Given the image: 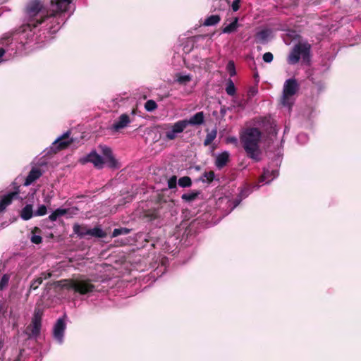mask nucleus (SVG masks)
<instances>
[{"mask_svg":"<svg viewBox=\"0 0 361 361\" xmlns=\"http://www.w3.org/2000/svg\"><path fill=\"white\" fill-rule=\"evenodd\" d=\"M274 56L271 52H266L263 55V61L266 63H271L273 61Z\"/></svg>","mask_w":361,"mask_h":361,"instance_id":"ea45409f","label":"nucleus"},{"mask_svg":"<svg viewBox=\"0 0 361 361\" xmlns=\"http://www.w3.org/2000/svg\"><path fill=\"white\" fill-rule=\"evenodd\" d=\"M71 133L70 131H67L64 133L62 135L59 137L54 142L53 145H57L56 147L58 149H63L70 145L73 140L69 138Z\"/></svg>","mask_w":361,"mask_h":361,"instance_id":"9b49d317","label":"nucleus"},{"mask_svg":"<svg viewBox=\"0 0 361 361\" xmlns=\"http://www.w3.org/2000/svg\"><path fill=\"white\" fill-rule=\"evenodd\" d=\"M237 27H238V18H236L234 19V20L232 23L226 25L222 29V32L229 34V33H231V32L235 31Z\"/></svg>","mask_w":361,"mask_h":361,"instance_id":"bb28decb","label":"nucleus"},{"mask_svg":"<svg viewBox=\"0 0 361 361\" xmlns=\"http://www.w3.org/2000/svg\"><path fill=\"white\" fill-rule=\"evenodd\" d=\"M41 320L42 316L40 312L39 311L36 312L32 321V334L33 336H37L39 334L41 329Z\"/></svg>","mask_w":361,"mask_h":361,"instance_id":"ddd939ff","label":"nucleus"},{"mask_svg":"<svg viewBox=\"0 0 361 361\" xmlns=\"http://www.w3.org/2000/svg\"><path fill=\"white\" fill-rule=\"evenodd\" d=\"M130 123L131 120L129 115L127 114H123L111 126L110 129L114 132H118L120 130L126 128Z\"/></svg>","mask_w":361,"mask_h":361,"instance_id":"1a4fd4ad","label":"nucleus"},{"mask_svg":"<svg viewBox=\"0 0 361 361\" xmlns=\"http://www.w3.org/2000/svg\"><path fill=\"white\" fill-rule=\"evenodd\" d=\"M250 192H251V190L248 187L245 186L243 188H241L240 193H239V199L235 200V204L234 205V207H235L238 204H240V202H241V200L243 198H245L246 197H247L249 195V194L250 193Z\"/></svg>","mask_w":361,"mask_h":361,"instance_id":"cd10ccee","label":"nucleus"},{"mask_svg":"<svg viewBox=\"0 0 361 361\" xmlns=\"http://www.w3.org/2000/svg\"><path fill=\"white\" fill-rule=\"evenodd\" d=\"M178 183L181 188H188L191 186L192 180L188 176H183L179 178Z\"/></svg>","mask_w":361,"mask_h":361,"instance_id":"c85d7f7f","label":"nucleus"},{"mask_svg":"<svg viewBox=\"0 0 361 361\" xmlns=\"http://www.w3.org/2000/svg\"><path fill=\"white\" fill-rule=\"evenodd\" d=\"M72 0H51V6H56L59 11H68Z\"/></svg>","mask_w":361,"mask_h":361,"instance_id":"aec40b11","label":"nucleus"},{"mask_svg":"<svg viewBox=\"0 0 361 361\" xmlns=\"http://www.w3.org/2000/svg\"><path fill=\"white\" fill-rule=\"evenodd\" d=\"M226 92L230 96H233L235 94V87L231 80H229L227 82Z\"/></svg>","mask_w":361,"mask_h":361,"instance_id":"473e14b6","label":"nucleus"},{"mask_svg":"<svg viewBox=\"0 0 361 361\" xmlns=\"http://www.w3.org/2000/svg\"><path fill=\"white\" fill-rule=\"evenodd\" d=\"M192 80V75L190 74H181L178 73L176 75V81L178 82L179 84L181 85H186L188 82H190Z\"/></svg>","mask_w":361,"mask_h":361,"instance_id":"393cba45","label":"nucleus"},{"mask_svg":"<svg viewBox=\"0 0 361 361\" xmlns=\"http://www.w3.org/2000/svg\"><path fill=\"white\" fill-rule=\"evenodd\" d=\"M229 159V153L226 151L219 154L215 159V166L217 169L224 168L228 163Z\"/></svg>","mask_w":361,"mask_h":361,"instance_id":"dca6fc26","label":"nucleus"},{"mask_svg":"<svg viewBox=\"0 0 361 361\" xmlns=\"http://www.w3.org/2000/svg\"><path fill=\"white\" fill-rule=\"evenodd\" d=\"M200 194V191H192L188 193H184L181 196V199L187 202H190L195 200Z\"/></svg>","mask_w":361,"mask_h":361,"instance_id":"5701e85b","label":"nucleus"},{"mask_svg":"<svg viewBox=\"0 0 361 361\" xmlns=\"http://www.w3.org/2000/svg\"><path fill=\"white\" fill-rule=\"evenodd\" d=\"M279 176L278 170H271L270 171L268 169H264L263 174L261 176L259 181L265 182L266 183H270L274 178H276Z\"/></svg>","mask_w":361,"mask_h":361,"instance_id":"2eb2a0df","label":"nucleus"},{"mask_svg":"<svg viewBox=\"0 0 361 361\" xmlns=\"http://www.w3.org/2000/svg\"><path fill=\"white\" fill-rule=\"evenodd\" d=\"M145 109L148 112H152L157 109V104L154 100L149 99L145 104Z\"/></svg>","mask_w":361,"mask_h":361,"instance_id":"c756f323","label":"nucleus"},{"mask_svg":"<svg viewBox=\"0 0 361 361\" xmlns=\"http://www.w3.org/2000/svg\"><path fill=\"white\" fill-rule=\"evenodd\" d=\"M311 46L308 43H299L294 46L292 51L288 56V61L290 64L297 63L302 58L305 62L310 60Z\"/></svg>","mask_w":361,"mask_h":361,"instance_id":"0eeeda50","label":"nucleus"},{"mask_svg":"<svg viewBox=\"0 0 361 361\" xmlns=\"http://www.w3.org/2000/svg\"><path fill=\"white\" fill-rule=\"evenodd\" d=\"M168 187L169 189H174L177 185V178L176 176H172L167 182Z\"/></svg>","mask_w":361,"mask_h":361,"instance_id":"e433bc0d","label":"nucleus"},{"mask_svg":"<svg viewBox=\"0 0 361 361\" xmlns=\"http://www.w3.org/2000/svg\"><path fill=\"white\" fill-rule=\"evenodd\" d=\"M51 7V13L48 14V11L44 15L42 25L44 27L53 34L56 32L59 28L62 21L64 20L63 13L66 11H59L56 6Z\"/></svg>","mask_w":361,"mask_h":361,"instance_id":"423d86ee","label":"nucleus"},{"mask_svg":"<svg viewBox=\"0 0 361 361\" xmlns=\"http://www.w3.org/2000/svg\"><path fill=\"white\" fill-rule=\"evenodd\" d=\"M260 137L261 132L255 128L247 130L241 137L246 153L252 159H257L259 155L258 142Z\"/></svg>","mask_w":361,"mask_h":361,"instance_id":"39448f33","label":"nucleus"},{"mask_svg":"<svg viewBox=\"0 0 361 361\" xmlns=\"http://www.w3.org/2000/svg\"><path fill=\"white\" fill-rule=\"evenodd\" d=\"M66 329L65 321L63 318H59L55 324L53 329V335L59 343L63 342L64 331Z\"/></svg>","mask_w":361,"mask_h":361,"instance_id":"9d476101","label":"nucleus"},{"mask_svg":"<svg viewBox=\"0 0 361 361\" xmlns=\"http://www.w3.org/2000/svg\"><path fill=\"white\" fill-rule=\"evenodd\" d=\"M18 191H13L4 195L0 201V212H3L11 204L13 200L18 197Z\"/></svg>","mask_w":361,"mask_h":361,"instance_id":"f8f14e48","label":"nucleus"},{"mask_svg":"<svg viewBox=\"0 0 361 361\" xmlns=\"http://www.w3.org/2000/svg\"><path fill=\"white\" fill-rule=\"evenodd\" d=\"M229 142H237V139L235 137H230L228 139Z\"/></svg>","mask_w":361,"mask_h":361,"instance_id":"c03bdc74","label":"nucleus"},{"mask_svg":"<svg viewBox=\"0 0 361 361\" xmlns=\"http://www.w3.org/2000/svg\"><path fill=\"white\" fill-rule=\"evenodd\" d=\"M215 178V173L214 171H206L200 177V180L202 183H210L213 181Z\"/></svg>","mask_w":361,"mask_h":361,"instance_id":"a878e982","label":"nucleus"},{"mask_svg":"<svg viewBox=\"0 0 361 361\" xmlns=\"http://www.w3.org/2000/svg\"><path fill=\"white\" fill-rule=\"evenodd\" d=\"M226 69L231 76H234L236 73L235 63L233 61H229L226 66Z\"/></svg>","mask_w":361,"mask_h":361,"instance_id":"f704fd0d","label":"nucleus"},{"mask_svg":"<svg viewBox=\"0 0 361 361\" xmlns=\"http://www.w3.org/2000/svg\"><path fill=\"white\" fill-rule=\"evenodd\" d=\"M32 206L31 204H27L23 208L20 214V216L23 220L30 219L33 215Z\"/></svg>","mask_w":361,"mask_h":361,"instance_id":"412c9836","label":"nucleus"},{"mask_svg":"<svg viewBox=\"0 0 361 361\" xmlns=\"http://www.w3.org/2000/svg\"><path fill=\"white\" fill-rule=\"evenodd\" d=\"M241 0H234L232 3L231 7L233 11H237L240 8V2Z\"/></svg>","mask_w":361,"mask_h":361,"instance_id":"79ce46f5","label":"nucleus"},{"mask_svg":"<svg viewBox=\"0 0 361 361\" xmlns=\"http://www.w3.org/2000/svg\"><path fill=\"white\" fill-rule=\"evenodd\" d=\"M5 51H6V50L4 48H2V47L0 48V63L3 61L1 58L4 55Z\"/></svg>","mask_w":361,"mask_h":361,"instance_id":"37998d69","label":"nucleus"},{"mask_svg":"<svg viewBox=\"0 0 361 361\" xmlns=\"http://www.w3.org/2000/svg\"><path fill=\"white\" fill-rule=\"evenodd\" d=\"M297 140L300 144H305L308 140V137L305 133H299L297 136Z\"/></svg>","mask_w":361,"mask_h":361,"instance_id":"4c0bfd02","label":"nucleus"},{"mask_svg":"<svg viewBox=\"0 0 361 361\" xmlns=\"http://www.w3.org/2000/svg\"><path fill=\"white\" fill-rule=\"evenodd\" d=\"M204 114L203 111H199L190 116L188 119L179 120L174 123L165 124L164 129H169L165 133L166 140H173L178 135L182 133L188 126H201L204 123Z\"/></svg>","mask_w":361,"mask_h":361,"instance_id":"f03ea898","label":"nucleus"},{"mask_svg":"<svg viewBox=\"0 0 361 361\" xmlns=\"http://www.w3.org/2000/svg\"><path fill=\"white\" fill-rule=\"evenodd\" d=\"M271 33V30L264 29L257 32L256 42L259 43H264L267 41Z\"/></svg>","mask_w":361,"mask_h":361,"instance_id":"6ab92c4d","label":"nucleus"},{"mask_svg":"<svg viewBox=\"0 0 361 361\" xmlns=\"http://www.w3.org/2000/svg\"><path fill=\"white\" fill-rule=\"evenodd\" d=\"M86 233H87V236L99 238H105L106 235V233L100 226H95L93 228H89V231Z\"/></svg>","mask_w":361,"mask_h":361,"instance_id":"a211bd4d","label":"nucleus"},{"mask_svg":"<svg viewBox=\"0 0 361 361\" xmlns=\"http://www.w3.org/2000/svg\"><path fill=\"white\" fill-rule=\"evenodd\" d=\"M47 207L44 204H42L40 206L38 207L37 209L36 210V212H35V216H44L47 214Z\"/></svg>","mask_w":361,"mask_h":361,"instance_id":"c9c22d12","label":"nucleus"},{"mask_svg":"<svg viewBox=\"0 0 361 361\" xmlns=\"http://www.w3.org/2000/svg\"><path fill=\"white\" fill-rule=\"evenodd\" d=\"M59 283L62 288L68 290H72L80 295H86L95 290V286L84 275H80L75 279L61 280Z\"/></svg>","mask_w":361,"mask_h":361,"instance_id":"20e7f679","label":"nucleus"},{"mask_svg":"<svg viewBox=\"0 0 361 361\" xmlns=\"http://www.w3.org/2000/svg\"><path fill=\"white\" fill-rule=\"evenodd\" d=\"M298 90L299 85L295 79L289 78L286 80L283 85L282 104L290 108L294 102L293 97Z\"/></svg>","mask_w":361,"mask_h":361,"instance_id":"6e6552de","label":"nucleus"},{"mask_svg":"<svg viewBox=\"0 0 361 361\" xmlns=\"http://www.w3.org/2000/svg\"><path fill=\"white\" fill-rule=\"evenodd\" d=\"M10 276L8 274H4L0 281V291L4 290L8 284Z\"/></svg>","mask_w":361,"mask_h":361,"instance_id":"72a5a7b5","label":"nucleus"},{"mask_svg":"<svg viewBox=\"0 0 361 361\" xmlns=\"http://www.w3.org/2000/svg\"><path fill=\"white\" fill-rule=\"evenodd\" d=\"M68 210L66 209L58 208L50 214L49 219L51 221H55L59 216L66 214Z\"/></svg>","mask_w":361,"mask_h":361,"instance_id":"4be33fe9","label":"nucleus"},{"mask_svg":"<svg viewBox=\"0 0 361 361\" xmlns=\"http://www.w3.org/2000/svg\"><path fill=\"white\" fill-rule=\"evenodd\" d=\"M216 137V130H213L210 133H207L204 141V145L207 146L210 145Z\"/></svg>","mask_w":361,"mask_h":361,"instance_id":"7c9ffc66","label":"nucleus"},{"mask_svg":"<svg viewBox=\"0 0 361 361\" xmlns=\"http://www.w3.org/2000/svg\"><path fill=\"white\" fill-rule=\"evenodd\" d=\"M42 282V278H37L35 280H34L31 285H30V288L31 289H36L37 288L38 286L40 285Z\"/></svg>","mask_w":361,"mask_h":361,"instance_id":"a19ab883","label":"nucleus"},{"mask_svg":"<svg viewBox=\"0 0 361 361\" xmlns=\"http://www.w3.org/2000/svg\"><path fill=\"white\" fill-rule=\"evenodd\" d=\"M99 147L104 156V158L98 154L95 151H92L90 154L80 159V163L86 164L90 162L92 163L96 168L99 169L104 167V163H106L109 168H118L119 166L118 161L112 155L111 148L106 145H99Z\"/></svg>","mask_w":361,"mask_h":361,"instance_id":"7ed1b4c3","label":"nucleus"},{"mask_svg":"<svg viewBox=\"0 0 361 361\" xmlns=\"http://www.w3.org/2000/svg\"><path fill=\"white\" fill-rule=\"evenodd\" d=\"M42 175V171L39 169L37 168H32L30 173H28L24 185L25 186H28L31 185L33 182H35L36 180L39 178V177Z\"/></svg>","mask_w":361,"mask_h":361,"instance_id":"4468645a","label":"nucleus"},{"mask_svg":"<svg viewBox=\"0 0 361 361\" xmlns=\"http://www.w3.org/2000/svg\"><path fill=\"white\" fill-rule=\"evenodd\" d=\"M47 11L41 0L28 1L25 8L23 23L20 28V32L25 33L28 30L31 32L32 29L42 25Z\"/></svg>","mask_w":361,"mask_h":361,"instance_id":"f257e3e1","label":"nucleus"},{"mask_svg":"<svg viewBox=\"0 0 361 361\" xmlns=\"http://www.w3.org/2000/svg\"><path fill=\"white\" fill-rule=\"evenodd\" d=\"M30 240L32 243L38 245L42 243V238L39 235L32 234Z\"/></svg>","mask_w":361,"mask_h":361,"instance_id":"58836bf2","label":"nucleus"},{"mask_svg":"<svg viewBox=\"0 0 361 361\" xmlns=\"http://www.w3.org/2000/svg\"><path fill=\"white\" fill-rule=\"evenodd\" d=\"M73 233L80 238L87 236L86 233L89 231V228L86 225L75 224L73 226Z\"/></svg>","mask_w":361,"mask_h":361,"instance_id":"f3484780","label":"nucleus"},{"mask_svg":"<svg viewBox=\"0 0 361 361\" xmlns=\"http://www.w3.org/2000/svg\"><path fill=\"white\" fill-rule=\"evenodd\" d=\"M130 230L127 228H115L113 231L111 236L113 238L117 237L120 235H127L130 233Z\"/></svg>","mask_w":361,"mask_h":361,"instance_id":"2f4dec72","label":"nucleus"},{"mask_svg":"<svg viewBox=\"0 0 361 361\" xmlns=\"http://www.w3.org/2000/svg\"><path fill=\"white\" fill-rule=\"evenodd\" d=\"M220 20L221 18L219 15H212L205 19L204 25L206 26L215 25L219 23Z\"/></svg>","mask_w":361,"mask_h":361,"instance_id":"b1692460","label":"nucleus"}]
</instances>
